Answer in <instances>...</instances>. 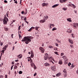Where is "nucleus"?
Listing matches in <instances>:
<instances>
[{"label":"nucleus","instance_id":"obj_1","mask_svg":"<svg viewBox=\"0 0 78 78\" xmlns=\"http://www.w3.org/2000/svg\"><path fill=\"white\" fill-rule=\"evenodd\" d=\"M33 39V37L32 36L24 37V38L22 39V41L25 42L26 44H28L29 42L31 41V39Z\"/></svg>","mask_w":78,"mask_h":78},{"label":"nucleus","instance_id":"obj_2","mask_svg":"<svg viewBox=\"0 0 78 78\" xmlns=\"http://www.w3.org/2000/svg\"><path fill=\"white\" fill-rule=\"evenodd\" d=\"M8 21H9L8 18L6 17L5 16L3 19V24L5 25H6Z\"/></svg>","mask_w":78,"mask_h":78},{"label":"nucleus","instance_id":"obj_3","mask_svg":"<svg viewBox=\"0 0 78 78\" xmlns=\"http://www.w3.org/2000/svg\"><path fill=\"white\" fill-rule=\"evenodd\" d=\"M44 19L43 20H41L40 21V23H44L45 22V20H47V19L48 18V16H44Z\"/></svg>","mask_w":78,"mask_h":78},{"label":"nucleus","instance_id":"obj_4","mask_svg":"<svg viewBox=\"0 0 78 78\" xmlns=\"http://www.w3.org/2000/svg\"><path fill=\"white\" fill-rule=\"evenodd\" d=\"M45 55L44 56V60H47V59H48L49 58V55L48 54H47V53H46L45 54Z\"/></svg>","mask_w":78,"mask_h":78},{"label":"nucleus","instance_id":"obj_5","mask_svg":"<svg viewBox=\"0 0 78 78\" xmlns=\"http://www.w3.org/2000/svg\"><path fill=\"white\" fill-rule=\"evenodd\" d=\"M69 6H71V7H73V8H76V6L74 4H72L71 2H69Z\"/></svg>","mask_w":78,"mask_h":78},{"label":"nucleus","instance_id":"obj_6","mask_svg":"<svg viewBox=\"0 0 78 78\" xmlns=\"http://www.w3.org/2000/svg\"><path fill=\"white\" fill-rule=\"evenodd\" d=\"M39 49L40 50L41 53H44L45 49H44V48H43L42 47H40L39 48Z\"/></svg>","mask_w":78,"mask_h":78},{"label":"nucleus","instance_id":"obj_7","mask_svg":"<svg viewBox=\"0 0 78 78\" xmlns=\"http://www.w3.org/2000/svg\"><path fill=\"white\" fill-rule=\"evenodd\" d=\"M51 70H53V71H54V72L56 71V66H51Z\"/></svg>","mask_w":78,"mask_h":78},{"label":"nucleus","instance_id":"obj_8","mask_svg":"<svg viewBox=\"0 0 78 78\" xmlns=\"http://www.w3.org/2000/svg\"><path fill=\"white\" fill-rule=\"evenodd\" d=\"M48 5V3H43L42 4V6L43 7L44 6H47Z\"/></svg>","mask_w":78,"mask_h":78},{"label":"nucleus","instance_id":"obj_9","mask_svg":"<svg viewBox=\"0 0 78 78\" xmlns=\"http://www.w3.org/2000/svg\"><path fill=\"white\" fill-rule=\"evenodd\" d=\"M68 41H69V43H70V44H73V41L72 40L70 39L69 38V39Z\"/></svg>","mask_w":78,"mask_h":78},{"label":"nucleus","instance_id":"obj_10","mask_svg":"<svg viewBox=\"0 0 78 78\" xmlns=\"http://www.w3.org/2000/svg\"><path fill=\"white\" fill-rule=\"evenodd\" d=\"M66 1H67V0H59V2L60 3H62L65 2Z\"/></svg>","mask_w":78,"mask_h":78},{"label":"nucleus","instance_id":"obj_11","mask_svg":"<svg viewBox=\"0 0 78 78\" xmlns=\"http://www.w3.org/2000/svg\"><path fill=\"white\" fill-rule=\"evenodd\" d=\"M44 65L45 66H50V64L47 62H46V63L44 64Z\"/></svg>","mask_w":78,"mask_h":78},{"label":"nucleus","instance_id":"obj_12","mask_svg":"<svg viewBox=\"0 0 78 78\" xmlns=\"http://www.w3.org/2000/svg\"><path fill=\"white\" fill-rule=\"evenodd\" d=\"M66 32L67 33H72V30L70 29H69L66 31Z\"/></svg>","mask_w":78,"mask_h":78},{"label":"nucleus","instance_id":"obj_13","mask_svg":"<svg viewBox=\"0 0 78 78\" xmlns=\"http://www.w3.org/2000/svg\"><path fill=\"white\" fill-rule=\"evenodd\" d=\"M48 59H49V60H53V61H54V58H53V57H52V56L49 57Z\"/></svg>","mask_w":78,"mask_h":78},{"label":"nucleus","instance_id":"obj_14","mask_svg":"<svg viewBox=\"0 0 78 78\" xmlns=\"http://www.w3.org/2000/svg\"><path fill=\"white\" fill-rule=\"evenodd\" d=\"M58 64L60 65L62 64V60H60L58 62Z\"/></svg>","mask_w":78,"mask_h":78},{"label":"nucleus","instance_id":"obj_15","mask_svg":"<svg viewBox=\"0 0 78 78\" xmlns=\"http://www.w3.org/2000/svg\"><path fill=\"white\" fill-rule=\"evenodd\" d=\"M59 6V4H55L52 6V8H56V7Z\"/></svg>","mask_w":78,"mask_h":78},{"label":"nucleus","instance_id":"obj_16","mask_svg":"<svg viewBox=\"0 0 78 78\" xmlns=\"http://www.w3.org/2000/svg\"><path fill=\"white\" fill-rule=\"evenodd\" d=\"M34 27H32L28 31H31L33 29H34Z\"/></svg>","mask_w":78,"mask_h":78},{"label":"nucleus","instance_id":"obj_17","mask_svg":"<svg viewBox=\"0 0 78 78\" xmlns=\"http://www.w3.org/2000/svg\"><path fill=\"white\" fill-rule=\"evenodd\" d=\"M61 73H58L57 74H56V76H59L61 75Z\"/></svg>","mask_w":78,"mask_h":78},{"label":"nucleus","instance_id":"obj_18","mask_svg":"<svg viewBox=\"0 0 78 78\" xmlns=\"http://www.w3.org/2000/svg\"><path fill=\"white\" fill-rule=\"evenodd\" d=\"M63 72H64V73H65V74H67V71H66V69H64L63 70Z\"/></svg>","mask_w":78,"mask_h":78},{"label":"nucleus","instance_id":"obj_19","mask_svg":"<svg viewBox=\"0 0 78 78\" xmlns=\"http://www.w3.org/2000/svg\"><path fill=\"white\" fill-rule=\"evenodd\" d=\"M67 20V21H68V22H72V20H71V18H68Z\"/></svg>","mask_w":78,"mask_h":78},{"label":"nucleus","instance_id":"obj_20","mask_svg":"<svg viewBox=\"0 0 78 78\" xmlns=\"http://www.w3.org/2000/svg\"><path fill=\"white\" fill-rule=\"evenodd\" d=\"M31 58H33L34 56V54L33 53H31Z\"/></svg>","mask_w":78,"mask_h":78},{"label":"nucleus","instance_id":"obj_21","mask_svg":"<svg viewBox=\"0 0 78 78\" xmlns=\"http://www.w3.org/2000/svg\"><path fill=\"white\" fill-rule=\"evenodd\" d=\"M4 30H5V31H7L8 30V29L7 27H5Z\"/></svg>","mask_w":78,"mask_h":78},{"label":"nucleus","instance_id":"obj_22","mask_svg":"<svg viewBox=\"0 0 78 78\" xmlns=\"http://www.w3.org/2000/svg\"><path fill=\"white\" fill-rule=\"evenodd\" d=\"M14 68V69H17V65H15V66Z\"/></svg>","mask_w":78,"mask_h":78},{"label":"nucleus","instance_id":"obj_23","mask_svg":"<svg viewBox=\"0 0 78 78\" xmlns=\"http://www.w3.org/2000/svg\"><path fill=\"white\" fill-rule=\"evenodd\" d=\"M67 7H63L62 8V9H63V10H64V11H66V10H67Z\"/></svg>","mask_w":78,"mask_h":78},{"label":"nucleus","instance_id":"obj_24","mask_svg":"<svg viewBox=\"0 0 78 78\" xmlns=\"http://www.w3.org/2000/svg\"><path fill=\"white\" fill-rule=\"evenodd\" d=\"M30 65L32 67H33V66H34V65H34V63H30Z\"/></svg>","mask_w":78,"mask_h":78},{"label":"nucleus","instance_id":"obj_25","mask_svg":"<svg viewBox=\"0 0 78 78\" xmlns=\"http://www.w3.org/2000/svg\"><path fill=\"white\" fill-rule=\"evenodd\" d=\"M39 28V27H38L37 26L35 27V30H38V28Z\"/></svg>","mask_w":78,"mask_h":78},{"label":"nucleus","instance_id":"obj_26","mask_svg":"<svg viewBox=\"0 0 78 78\" xmlns=\"http://www.w3.org/2000/svg\"><path fill=\"white\" fill-rule=\"evenodd\" d=\"M62 58H63V59L65 60V59H66V56H64L62 57Z\"/></svg>","mask_w":78,"mask_h":78},{"label":"nucleus","instance_id":"obj_27","mask_svg":"<svg viewBox=\"0 0 78 78\" xmlns=\"http://www.w3.org/2000/svg\"><path fill=\"white\" fill-rule=\"evenodd\" d=\"M9 11H8L6 13V15H7V17H8V16H9Z\"/></svg>","mask_w":78,"mask_h":78},{"label":"nucleus","instance_id":"obj_28","mask_svg":"<svg viewBox=\"0 0 78 78\" xmlns=\"http://www.w3.org/2000/svg\"><path fill=\"white\" fill-rule=\"evenodd\" d=\"M34 70H36V69H37V68L36 66H35V65H34Z\"/></svg>","mask_w":78,"mask_h":78},{"label":"nucleus","instance_id":"obj_29","mask_svg":"<svg viewBox=\"0 0 78 78\" xmlns=\"http://www.w3.org/2000/svg\"><path fill=\"white\" fill-rule=\"evenodd\" d=\"M48 48H53V47L51 45H49L48 46Z\"/></svg>","mask_w":78,"mask_h":78},{"label":"nucleus","instance_id":"obj_30","mask_svg":"<svg viewBox=\"0 0 78 78\" xmlns=\"http://www.w3.org/2000/svg\"><path fill=\"white\" fill-rule=\"evenodd\" d=\"M50 26H51V27L52 26V27H55V25L53 24H50Z\"/></svg>","mask_w":78,"mask_h":78},{"label":"nucleus","instance_id":"obj_31","mask_svg":"<svg viewBox=\"0 0 78 78\" xmlns=\"http://www.w3.org/2000/svg\"><path fill=\"white\" fill-rule=\"evenodd\" d=\"M57 30V28H56L55 27H54L52 30V31H55V30Z\"/></svg>","mask_w":78,"mask_h":78},{"label":"nucleus","instance_id":"obj_32","mask_svg":"<svg viewBox=\"0 0 78 78\" xmlns=\"http://www.w3.org/2000/svg\"><path fill=\"white\" fill-rule=\"evenodd\" d=\"M19 37L20 39H22V36L20 34H19Z\"/></svg>","mask_w":78,"mask_h":78},{"label":"nucleus","instance_id":"obj_33","mask_svg":"<svg viewBox=\"0 0 78 78\" xmlns=\"http://www.w3.org/2000/svg\"><path fill=\"white\" fill-rule=\"evenodd\" d=\"M28 58L29 59H28V61L29 62H30V60H31V58L30 57H28Z\"/></svg>","mask_w":78,"mask_h":78},{"label":"nucleus","instance_id":"obj_34","mask_svg":"<svg viewBox=\"0 0 78 78\" xmlns=\"http://www.w3.org/2000/svg\"><path fill=\"white\" fill-rule=\"evenodd\" d=\"M23 72H22V71H20L19 72V73L20 74H22L23 73Z\"/></svg>","mask_w":78,"mask_h":78},{"label":"nucleus","instance_id":"obj_35","mask_svg":"<svg viewBox=\"0 0 78 78\" xmlns=\"http://www.w3.org/2000/svg\"><path fill=\"white\" fill-rule=\"evenodd\" d=\"M20 27H21V26H20L18 27V30H19V31H20V28H20Z\"/></svg>","mask_w":78,"mask_h":78},{"label":"nucleus","instance_id":"obj_36","mask_svg":"<svg viewBox=\"0 0 78 78\" xmlns=\"http://www.w3.org/2000/svg\"><path fill=\"white\" fill-rule=\"evenodd\" d=\"M71 67H72V68H73V67H75V66L73 65V64H72V65Z\"/></svg>","mask_w":78,"mask_h":78},{"label":"nucleus","instance_id":"obj_37","mask_svg":"<svg viewBox=\"0 0 78 78\" xmlns=\"http://www.w3.org/2000/svg\"><path fill=\"white\" fill-rule=\"evenodd\" d=\"M54 50H55V51H56V50H58V48H55L54 49Z\"/></svg>","mask_w":78,"mask_h":78},{"label":"nucleus","instance_id":"obj_38","mask_svg":"<svg viewBox=\"0 0 78 78\" xmlns=\"http://www.w3.org/2000/svg\"><path fill=\"white\" fill-rule=\"evenodd\" d=\"M72 37L74 38L75 37V36H74V34H72Z\"/></svg>","mask_w":78,"mask_h":78},{"label":"nucleus","instance_id":"obj_39","mask_svg":"<svg viewBox=\"0 0 78 78\" xmlns=\"http://www.w3.org/2000/svg\"><path fill=\"white\" fill-rule=\"evenodd\" d=\"M77 23H73V25H74V26H75V25H77Z\"/></svg>","mask_w":78,"mask_h":78},{"label":"nucleus","instance_id":"obj_40","mask_svg":"<svg viewBox=\"0 0 78 78\" xmlns=\"http://www.w3.org/2000/svg\"><path fill=\"white\" fill-rule=\"evenodd\" d=\"M0 78H3V76L0 75Z\"/></svg>","mask_w":78,"mask_h":78},{"label":"nucleus","instance_id":"obj_41","mask_svg":"<svg viewBox=\"0 0 78 78\" xmlns=\"http://www.w3.org/2000/svg\"><path fill=\"white\" fill-rule=\"evenodd\" d=\"M54 53H55V54L56 55H58V52L55 51V52H54Z\"/></svg>","mask_w":78,"mask_h":78},{"label":"nucleus","instance_id":"obj_42","mask_svg":"<svg viewBox=\"0 0 78 78\" xmlns=\"http://www.w3.org/2000/svg\"><path fill=\"white\" fill-rule=\"evenodd\" d=\"M4 3H8V2L6 0H4Z\"/></svg>","mask_w":78,"mask_h":78},{"label":"nucleus","instance_id":"obj_43","mask_svg":"<svg viewBox=\"0 0 78 78\" xmlns=\"http://www.w3.org/2000/svg\"><path fill=\"white\" fill-rule=\"evenodd\" d=\"M30 63H33V60H32V59H31V60H30Z\"/></svg>","mask_w":78,"mask_h":78},{"label":"nucleus","instance_id":"obj_44","mask_svg":"<svg viewBox=\"0 0 78 78\" xmlns=\"http://www.w3.org/2000/svg\"><path fill=\"white\" fill-rule=\"evenodd\" d=\"M71 65V63H70V62H69V63H68V66H69V67H70V66Z\"/></svg>","mask_w":78,"mask_h":78},{"label":"nucleus","instance_id":"obj_45","mask_svg":"<svg viewBox=\"0 0 78 78\" xmlns=\"http://www.w3.org/2000/svg\"><path fill=\"white\" fill-rule=\"evenodd\" d=\"M14 66V65H12V66L11 67V70H12V68H13V67Z\"/></svg>","mask_w":78,"mask_h":78},{"label":"nucleus","instance_id":"obj_46","mask_svg":"<svg viewBox=\"0 0 78 78\" xmlns=\"http://www.w3.org/2000/svg\"><path fill=\"white\" fill-rule=\"evenodd\" d=\"M70 47L72 48V47H73V45L72 44H70Z\"/></svg>","mask_w":78,"mask_h":78},{"label":"nucleus","instance_id":"obj_47","mask_svg":"<svg viewBox=\"0 0 78 78\" xmlns=\"http://www.w3.org/2000/svg\"><path fill=\"white\" fill-rule=\"evenodd\" d=\"M4 51H5L4 50H2V51H1V52H2V53H3V54L4 53Z\"/></svg>","mask_w":78,"mask_h":78},{"label":"nucleus","instance_id":"obj_48","mask_svg":"<svg viewBox=\"0 0 78 78\" xmlns=\"http://www.w3.org/2000/svg\"><path fill=\"white\" fill-rule=\"evenodd\" d=\"M14 3H16V4H17L18 3H17V1H16L15 2H14Z\"/></svg>","mask_w":78,"mask_h":78},{"label":"nucleus","instance_id":"obj_49","mask_svg":"<svg viewBox=\"0 0 78 78\" xmlns=\"http://www.w3.org/2000/svg\"><path fill=\"white\" fill-rule=\"evenodd\" d=\"M36 75H37V73H35L34 74V76H35Z\"/></svg>","mask_w":78,"mask_h":78},{"label":"nucleus","instance_id":"obj_50","mask_svg":"<svg viewBox=\"0 0 78 78\" xmlns=\"http://www.w3.org/2000/svg\"><path fill=\"white\" fill-rule=\"evenodd\" d=\"M8 45H5V46H4V47L5 48H7V47H8Z\"/></svg>","mask_w":78,"mask_h":78},{"label":"nucleus","instance_id":"obj_51","mask_svg":"<svg viewBox=\"0 0 78 78\" xmlns=\"http://www.w3.org/2000/svg\"><path fill=\"white\" fill-rule=\"evenodd\" d=\"M61 55L62 56L64 55V53H61Z\"/></svg>","mask_w":78,"mask_h":78},{"label":"nucleus","instance_id":"obj_52","mask_svg":"<svg viewBox=\"0 0 78 78\" xmlns=\"http://www.w3.org/2000/svg\"><path fill=\"white\" fill-rule=\"evenodd\" d=\"M45 45L43 43L42 44V47H44Z\"/></svg>","mask_w":78,"mask_h":78},{"label":"nucleus","instance_id":"obj_53","mask_svg":"<svg viewBox=\"0 0 78 78\" xmlns=\"http://www.w3.org/2000/svg\"><path fill=\"white\" fill-rule=\"evenodd\" d=\"M13 36H14V34H13L11 35V36L12 37V38H13Z\"/></svg>","mask_w":78,"mask_h":78},{"label":"nucleus","instance_id":"obj_54","mask_svg":"<svg viewBox=\"0 0 78 78\" xmlns=\"http://www.w3.org/2000/svg\"><path fill=\"white\" fill-rule=\"evenodd\" d=\"M3 49L4 50H6V48H5V47H4V48H3Z\"/></svg>","mask_w":78,"mask_h":78},{"label":"nucleus","instance_id":"obj_55","mask_svg":"<svg viewBox=\"0 0 78 78\" xmlns=\"http://www.w3.org/2000/svg\"><path fill=\"white\" fill-rule=\"evenodd\" d=\"M25 22H26V23H27V24H28L29 23H28V22H27V21L26 20V21H25Z\"/></svg>","mask_w":78,"mask_h":78},{"label":"nucleus","instance_id":"obj_56","mask_svg":"<svg viewBox=\"0 0 78 78\" xmlns=\"http://www.w3.org/2000/svg\"><path fill=\"white\" fill-rule=\"evenodd\" d=\"M66 76H67V74L65 73V74L64 75V77H66Z\"/></svg>","mask_w":78,"mask_h":78},{"label":"nucleus","instance_id":"obj_57","mask_svg":"<svg viewBox=\"0 0 78 78\" xmlns=\"http://www.w3.org/2000/svg\"><path fill=\"white\" fill-rule=\"evenodd\" d=\"M7 76H8L7 75H5V78H7Z\"/></svg>","mask_w":78,"mask_h":78},{"label":"nucleus","instance_id":"obj_58","mask_svg":"<svg viewBox=\"0 0 78 78\" xmlns=\"http://www.w3.org/2000/svg\"><path fill=\"white\" fill-rule=\"evenodd\" d=\"M19 63H16V64L15 65H16V66H17V65H18V66H19Z\"/></svg>","mask_w":78,"mask_h":78},{"label":"nucleus","instance_id":"obj_59","mask_svg":"<svg viewBox=\"0 0 78 78\" xmlns=\"http://www.w3.org/2000/svg\"><path fill=\"white\" fill-rule=\"evenodd\" d=\"M56 41H58V42H59L60 43H61V42L59 41L58 40V39H56Z\"/></svg>","mask_w":78,"mask_h":78},{"label":"nucleus","instance_id":"obj_60","mask_svg":"<svg viewBox=\"0 0 78 78\" xmlns=\"http://www.w3.org/2000/svg\"><path fill=\"white\" fill-rule=\"evenodd\" d=\"M21 13L22 14H24V11H22L21 12Z\"/></svg>","mask_w":78,"mask_h":78},{"label":"nucleus","instance_id":"obj_61","mask_svg":"<svg viewBox=\"0 0 78 78\" xmlns=\"http://www.w3.org/2000/svg\"><path fill=\"white\" fill-rule=\"evenodd\" d=\"M26 20H27V17H25L24 19V20L26 21Z\"/></svg>","mask_w":78,"mask_h":78},{"label":"nucleus","instance_id":"obj_62","mask_svg":"<svg viewBox=\"0 0 78 78\" xmlns=\"http://www.w3.org/2000/svg\"><path fill=\"white\" fill-rule=\"evenodd\" d=\"M15 62H18L19 61V60H16L15 61Z\"/></svg>","mask_w":78,"mask_h":78},{"label":"nucleus","instance_id":"obj_63","mask_svg":"<svg viewBox=\"0 0 78 78\" xmlns=\"http://www.w3.org/2000/svg\"><path fill=\"white\" fill-rule=\"evenodd\" d=\"M74 11L75 14H76V11L74 10Z\"/></svg>","mask_w":78,"mask_h":78},{"label":"nucleus","instance_id":"obj_64","mask_svg":"<svg viewBox=\"0 0 78 78\" xmlns=\"http://www.w3.org/2000/svg\"><path fill=\"white\" fill-rule=\"evenodd\" d=\"M14 48H15V46H14L12 47V49H13V50H14Z\"/></svg>","mask_w":78,"mask_h":78}]
</instances>
